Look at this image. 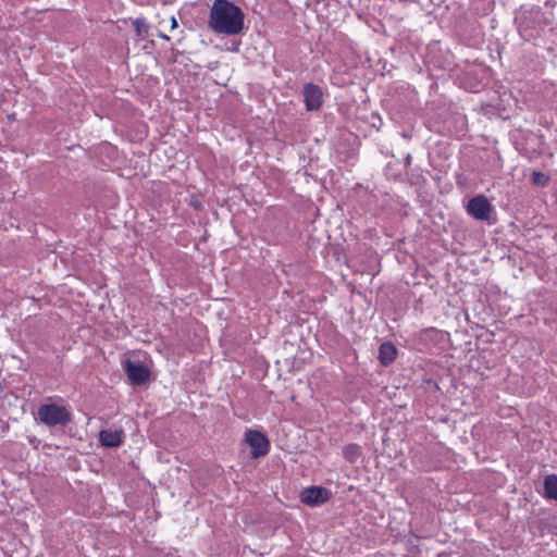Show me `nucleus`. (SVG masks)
<instances>
[{
	"mask_svg": "<svg viewBox=\"0 0 557 557\" xmlns=\"http://www.w3.org/2000/svg\"><path fill=\"white\" fill-rule=\"evenodd\" d=\"M134 27L136 30V35L140 38H145L149 33V25L145 22L144 18L135 20Z\"/></svg>",
	"mask_w": 557,
	"mask_h": 557,
	"instance_id": "nucleus-12",
	"label": "nucleus"
},
{
	"mask_svg": "<svg viewBox=\"0 0 557 557\" xmlns=\"http://www.w3.org/2000/svg\"><path fill=\"white\" fill-rule=\"evenodd\" d=\"M304 100L308 111L319 110L323 104L322 89L312 83L304 85Z\"/></svg>",
	"mask_w": 557,
	"mask_h": 557,
	"instance_id": "nucleus-7",
	"label": "nucleus"
},
{
	"mask_svg": "<svg viewBox=\"0 0 557 557\" xmlns=\"http://www.w3.org/2000/svg\"><path fill=\"white\" fill-rule=\"evenodd\" d=\"M544 497L557 500V474L546 475L543 482Z\"/></svg>",
	"mask_w": 557,
	"mask_h": 557,
	"instance_id": "nucleus-10",
	"label": "nucleus"
},
{
	"mask_svg": "<svg viewBox=\"0 0 557 557\" xmlns=\"http://www.w3.org/2000/svg\"><path fill=\"white\" fill-rule=\"evenodd\" d=\"M343 456L349 462H356L361 457V447L357 444H349L343 448Z\"/></svg>",
	"mask_w": 557,
	"mask_h": 557,
	"instance_id": "nucleus-11",
	"label": "nucleus"
},
{
	"mask_svg": "<svg viewBox=\"0 0 557 557\" xmlns=\"http://www.w3.org/2000/svg\"><path fill=\"white\" fill-rule=\"evenodd\" d=\"M124 369L133 385H143L149 380V369L141 363L127 359L124 363Z\"/></svg>",
	"mask_w": 557,
	"mask_h": 557,
	"instance_id": "nucleus-6",
	"label": "nucleus"
},
{
	"mask_svg": "<svg viewBox=\"0 0 557 557\" xmlns=\"http://www.w3.org/2000/svg\"><path fill=\"white\" fill-rule=\"evenodd\" d=\"M37 418L48 426H63L72 420V413L62 403L44 404L37 410Z\"/></svg>",
	"mask_w": 557,
	"mask_h": 557,
	"instance_id": "nucleus-2",
	"label": "nucleus"
},
{
	"mask_svg": "<svg viewBox=\"0 0 557 557\" xmlns=\"http://www.w3.org/2000/svg\"><path fill=\"white\" fill-rule=\"evenodd\" d=\"M245 442L251 448V457L260 458L269 454L270 451V441L269 438L260 431L257 430H247L245 432Z\"/></svg>",
	"mask_w": 557,
	"mask_h": 557,
	"instance_id": "nucleus-3",
	"label": "nucleus"
},
{
	"mask_svg": "<svg viewBox=\"0 0 557 557\" xmlns=\"http://www.w3.org/2000/svg\"><path fill=\"white\" fill-rule=\"evenodd\" d=\"M466 209L475 220L486 221L490 219L493 207L484 195H478L469 200Z\"/></svg>",
	"mask_w": 557,
	"mask_h": 557,
	"instance_id": "nucleus-4",
	"label": "nucleus"
},
{
	"mask_svg": "<svg viewBox=\"0 0 557 557\" xmlns=\"http://www.w3.org/2000/svg\"><path fill=\"white\" fill-rule=\"evenodd\" d=\"M330 497V491L321 486H310L300 493L301 503L311 507L326 503Z\"/></svg>",
	"mask_w": 557,
	"mask_h": 557,
	"instance_id": "nucleus-5",
	"label": "nucleus"
},
{
	"mask_svg": "<svg viewBox=\"0 0 557 557\" xmlns=\"http://www.w3.org/2000/svg\"><path fill=\"white\" fill-rule=\"evenodd\" d=\"M124 432L122 430H102L99 433V440L104 447H119L123 443Z\"/></svg>",
	"mask_w": 557,
	"mask_h": 557,
	"instance_id": "nucleus-8",
	"label": "nucleus"
},
{
	"mask_svg": "<svg viewBox=\"0 0 557 557\" xmlns=\"http://www.w3.org/2000/svg\"><path fill=\"white\" fill-rule=\"evenodd\" d=\"M245 14L230 0H214L210 8L208 28L215 34L234 36L244 29Z\"/></svg>",
	"mask_w": 557,
	"mask_h": 557,
	"instance_id": "nucleus-1",
	"label": "nucleus"
},
{
	"mask_svg": "<svg viewBox=\"0 0 557 557\" xmlns=\"http://www.w3.org/2000/svg\"><path fill=\"white\" fill-rule=\"evenodd\" d=\"M397 357V349L394 344L385 342L380 345L379 348V360L381 364L387 367L392 364Z\"/></svg>",
	"mask_w": 557,
	"mask_h": 557,
	"instance_id": "nucleus-9",
	"label": "nucleus"
},
{
	"mask_svg": "<svg viewBox=\"0 0 557 557\" xmlns=\"http://www.w3.org/2000/svg\"><path fill=\"white\" fill-rule=\"evenodd\" d=\"M532 183L536 186L544 187L549 183V176L540 171H533L532 173Z\"/></svg>",
	"mask_w": 557,
	"mask_h": 557,
	"instance_id": "nucleus-13",
	"label": "nucleus"
}]
</instances>
